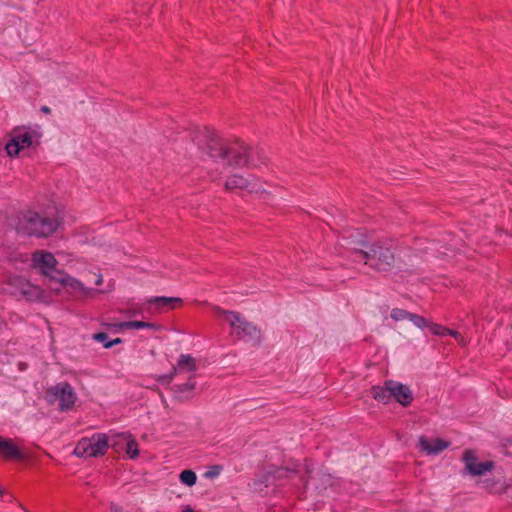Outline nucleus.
<instances>
[{
	"mask_svg": "<svg viewBox=\"0 0 512 512\" xmlns=\"http://www.w3.org/2000/svg\"><path fill=\"white\" fill-rule=\"evenodd\" d=\"M45 276L49 278L50 282H55L60 285V279L64 278L66 276V273L62 272L61 270L55 267V270H51L50 274Z\"/></svg>",
	"mask_w": 512,
	"mask_h": 512,
	"instance_id": "nucleus-28",
	"label": "nucleus"
},
{
	"mask_svg": "<svg viewBox=\"0 0 512 512\" xmlns=\"http://www.w3.org/2000/svg\"><path fill=\"white\" fill-rule=\"evenodd\" d=\"M125 447L129 458L135 459L139 456L138 443L130 434L126 435Z\"/></svg>",
	"mask_w": 512,
	"mask_h": 512,
	"instance_id": "nucleus-22",
	"label": "nucleus"
},
{
	"mask_svg": "<svg viewBox=\"0 0 512 512\" xmlns=\"http://www.w3.org/2000/svg\"><path fill=\"white\" fill-rule=\"evenodd\" d=\"M57 264L58 261L51 252L37 250L33 254V267L39 268L43 275L50 274L51 270H55Z\"/></svg>",
	"mask_w": 512,
	"mask_h": 512,
	"instance_id": "nucleus-13",
	"label": "nucleus"
},
{
	"mask_svg": "<svg viewBox=\"0 0 512 512\" xmlns=\"http://www.w3.org/2000/svg\"><path fill=\"white\" fill-rule=\"evenodd\" d=\"M462 460L465 462L464 473L480 476V462L473 450L467 449L463 454Z\"/></svg>",
	"mask_w": 512,
	"mask_h": 512,
	"instance_id": "nucleus-16",
	"label": "nucleus"
},
{
	"mask_svg": "<svg viewBox=\"0 0 512 512\" xmlns=\"http://www.w3.org/2000/svg\"><path fill=\"white\" fill-rule=\"evenodd\" d=\"M419 444L421 448L427 452L429 455H436L443 450L447 449L450 446V441L435 438L433 440H429L426 436H420Z\"/></svg>",
	"mask_w": 512,
	"mask_h": 512,
	"instance_id": "nucleus-14",
	"label": "nucleus"
},
{
	"mask_svg": "<svg viewBox=\"0 0 512 512\" xmlns=\"http://www.w3.org/2000/svg\"><path fill=\"white\" fill-rule=\"evenodd\" d=\"M40 110H41V112H43L45 114L51 113V109L48 106H42Z\"/></svg>",
	"mask_w": 512,
	"mask_h": 512,
	"instance_id": "nucleus-33",
	"label": "nucleus"
},
{
	"mask_svg": "<svg viewBox=\"0 0 512 512\" xmlns=\"http://www.w3.org/2000/svg\"><path fill=\"white\" fill-rule=\"evenodd\" d=\"M0 456L6 461L23 462L26 454L10 438L0 435Z\"/></svg>",
	"mask_w": 512,
	"mask_h": 512,
	"instance_id": "nucleus-12",
	"label": "nucleus"
},
{
	"mask_svg": "<svg viewBox=\"0 0 512 512\" xmlns=\"http://www.w3.org/2000/svg\"><path fill=\"white\" fill-rule=\"evenodd\" d=\"M175 367L177 368V370L180 369L192 372L197 369V364L195 359L191 355L181 354L178 359L177 366Z\"/></svg>",
	"mask_w": 512,
	"mask_h": 512,
	"instance_id": "nucleus-21",
	"label": "nucleus"
},
{
	"mask_svg": "<svg viewBox=\"0 0 512 512\" xmlns=\"http://www.w3.org/2000/svg\"><path fill=\"white\" fill-rule=\"evenodd\" d=\"M179 478L183 484L190 486V487L195 485V483L197 481L196 473L190 469L183 470L180 473Z\"/></svg>",
	"mask_w": 512,
	"mask_h": 512,
	"instance_id": "nucleus-24",
	"label": "nucleus"
},
{
	"mask_svg": "<svg viewBox=\"0 0 512 512\" xmlns=\"http://www.w3.org/2000/svg\"><path fill=\"white\" fill-rule=\"evenodd\" d=\"M198 147L211 159L232 168L256 169L267 164L265 151L258 146H250L240 139L229 142L209 127L196 136Z\"/></svg>",
	"mask_w": 512,
	"mask_h": 512,
	"instance_id": "nucleus-1",
	"label": "nucleus"
},
{
	"mask_svg": "<svg viewBox=\"0 0 512 512\" xmlns=\"http://www.w3.org/2000/svg\"><path fill=\"white\" fill-rule=\"evenodd\" d=\"M122 342H123V340L121 338L112 339V340L108 341L107 343H105V348H107V349L111 348L114 345L121 344Z\"/></svg>",
	"mask_w": 512,
	"mask_h": 512,
	"instance_id": "nucleus-32",
	"label": "nucleus"
},
{
	"mask_svg": "<svg viewBox=\"0 0 512 512\" xmlns=\"http://www.w3.org/2000/svg\"><path fill=\"white\" fill-rule=\"evenodd\" d=\"M5 495H9V492L0 487V497H4Z\"/></svg>",
	"mask_w": 512,
	"mask_h": 512,
	"instance_id": "nucleus-34",
	"label": "nucleus"
},
{
	"mask_svg": "<svg viewBox=\"0 0 512 512\" xmlns=\"http://www.w3.org/2000/svg\"><path fill=\"white\" fill-rule=\"evenodd\" d=\"M109 448V437L105 433H96L90 438H82L74 450L78 457H99Z\"/></svg>",
	"mask_w": 512,
	"mask_h": 512,
	"instance_id": "nucleus-7",
	"label": "nucleus"
},
{
	"mask_svg": "<svg viewBox=\"0 0 512 512\" xmlns=\"http://www.w3.org/2000/svg\"><path fill=\"white\" fill-rule=\"evenodd\" d=\"M182 512H194V510L191 508V506H190V505H186V506L183 508Z\"/></svg>",
	"mask_w": 512,
	"mask_h": 512,
	"instance_id": "nucleus-36",
	"label": "nucleus"
},
{
	"mask_svg": "<svg viewBox=\"0 0 512 512\" xmlns=\"http://www.w3.org/2000/svg\"><path fill=\"white\" fill-rule=\"evenodd\" d=\"M217 318L225 319L234 329L237 338H246L253 346H259L262 342L261 329L254 325L252 322L242 318L239 312L224 310L220 307L215 308Z\"/></svg>",
	"mask_w": 512,
	"mask_h": 512,
	"instance_id": "nucleus-5",
	"label": "nucleus"
},
{
	"mask_svg": "<svg viewBox=\"0 0 512 512\" xmlns=\"http://www.w3.org/2000/svg\"><path fill=\"white\" fill-rule=\"evenodd\" d=\"M32 145V134L29 131L13 130L11 139L7 142L5 150L9 156H18L20 151Z\"/></svg>",
	"mask_w": 512,
	"mask_h": 512,
	"instance_id": "nucleus-9",
	"label": "nucleus"
},
{
	"mask_svg": "<svg viewBox=\"0 0 512 512\" xmlns=\"http://www.w3.org/2000/svg\"><path fill=\"white\" fill-rule=\"evenodd\" d=\"M301 464L298 460H289L286 466H270L269 469L259 474L253 481L256 490L262 491L263 487L282 485L284 480L299 474Z\"/></svg>",
	"mask_w": 512,
	"mask_h": 512,
	"instance_id": "nucleus-6",
	"label": "nucleus"
},
{
	"mask_svg": "<svg viewBox=\"0 0 512 512\" xmlns=\"http://www.w3.org/2000/svg\"><path fill=\"white\" fill-rule=\"evenodd\" d=\"M46 395L49 401L59 402V409L61 411H68L72 409L75 401L77 400L76 393L68 382H61L56 384L54 387L47 389Z\"/></svg>",
	"mask_w": 512,
	"mask_h": 512,
	"instance_id": "nucleus-8",
	"label": "nucleus"
},
{
	"mask_svg": "<svg viewBox=\"0 0 512 512\" xmlns=\"http://www.w3.org/2000/svg\"><path fill=\"white\" fill-rule=\"evenodd\" d=\"M102 281H103L102 276L99 275L95 283H96V285H101Z\"/></svg>",
	"mask_w": 512,
	"mask_h": 512,
	"instance_id": "nucleus-37",
	"label": "nucleus"
},
{
	"mask_svg": "<svg viewBox=\"0 0 512 512\" xmlns=\"http://www.w3.org/2000/svg\"><path fill=\"white\" fill-rule=\"evenodd\" d=\"M144 328L152 329L155 331H160L162 329V326L159 324H156V323L138 320V329H144Z\"/></svg>",
	"mask_w": 512,
	"mask_h": 512,
	"instance_id": "nucleus-29",
	"label": "nucleus"
},
{
	"mask_svg": "<svg viewBox=\"0 0 512 512\" xmlns=\"http://www.w3.org/2000/svg\"><path fill=\"white\" fill-rule=\"evenodd\" d=\"M370 393L376 401L383 404H388L394 400L403 407H408L414 400L409 386L395 380H385L382 386H372Z\"/></svg>",
	"mask_w": 512,
	"mask_h": 512,
	"instance_id": "nucleus-4",
	"label": "nucleus"
},
{
	"mask_svg": "<svg viewBox=\"0 0 512 512\" xmlns=\"http://www.w3.org/2000/svg\"><path fill=\"white\" fill-rule=\"evenodd\" d=\"M349 251L355 261L363 260L365 265L378 272H388L394 268L395 249L387 240H378L373 243L364 240L355 241Z\"/></svg>",
	"mask_w": 512,
	"mask_h": 512,
	"instance_id": "nucleus-2",
	"label": "nucleus"
},
{
	"mask_svg": "<svg viewBox=\"0 0 512 512\" xmlns=\"http://www.w3.org/2000/svg\"><path fill=\"white\" fill-rule=\"evenodd\" d=\"M3 498L8 502L13 501V495L11 493H9V495H5Z\"/></svg>",
	"mask_w": 512,
	"mask_h": 512,
	"instance_id": "nucleus-35",
	"label": "nucleus"
},
{
	"mask_svg": "<svg viewBox=\"0 0 512 512\" xmlns=\"http://www.w3.org/2000/svg\"><path fill=\"white\" fill-rule=\"evenodd\" d=\"M425 322L426 323L424 325V328H427L430 331V333L433 335L440 336V337L451 335L455 338H457L460 335L457 331H454V330H452L448 327L442 326L440 324L434 323L426 318H425Z\"/></svg>",
	"mask_w": 512,
	"mask_h": 512,
	"instance_id": "nucleus-17",
	"label": "nucleus"
},
{
	"mask_svg": "<svg viewBox=\"0 0 512 512\" xmlns=\"http://www.w3.org/2000/svg\"><path fill=\"white\" fill-rule=\"evenodd\" d=\"M183 305V299L180 297L157 296L147 301V311L149 313L161 314L174 310Z\"/></svg>",
	"mask_w": 512,
	"mask_h": 512,
	"instance_id": "nucleus-10",
	"label": "nucleus"
},
{
	"mask_svg": "<svg viewBox=\"0 0 512 512\" xmlns=\"http://www.w3.org/2000/svg\"><path fill=\"white\" fill-rule=\"evenodd\" d=\"M390 317L395 321L410 320L415 326L423 329L425 325V318L421 315L411 313L405 309L393 308Z\"/></svg>",
	"mask_w": 512,
	"mask_h": 512,
	"instance_id": "nucleus-15",
	"label": "nucleus"
},
{
	"mask_svg": "<svg viewBox=\"0 0 512 512\" xmlns=\"http://www.w3.org/2000/svg\"><path fill=\"white\" fill-rule=\"evenodd\" d=\"M222 467L220 465L211 466L210 469L206 472L205 476L208 478H214L219 475Z\"/></svg>",
	"mask_w": 512,
	"mask_h": 512,
	"instance_id": "nucleus-31",
	"label": "nucleus"
},
{
	"mask_svg": "<svg viewBox=\"0 0 512 512\" xmlns=\"http://www.w3.org/2000/svg\"><path fill=\"white\" fill-rule=\"evenodd\" d=\"M195 386H196V382L194 380V376L191 375L188 378L187 382L181 383V384H175L172 387V391L176 394V397L178 399H182L183 398L182 394L185 393V392L194 390Z\"/></svg>",
	"mask_w": 512,
	"mask_h": 512,
	"instance_id": "nucleus-20",
	"label": "nucleus"
},
{
	"mask_svg": "<svg viewBox=\"0 0 512 512\" xmlns=\"http://www.w3.org/2000/svg\"><path fill=\"white\" fill-rule=\"evenodd\" d=\"M176 373H177V368L175 366H173L170 373L158 376L157 381L162 385L170 384L172 382L174 376L176 375Z\"/></svg>",
	"mask_w": 512,
	"mask_h": 512,
	"instance_id": "nucleus-27",
	"label": "nucleus"
},
{
	"mask_svg": "<svg viewBox=\"0 0 512 512\" xmlns=\"http://www.w3.org/2000/svg\"><path fill=\"white\" fill-rule=\"evenodd\" d=\"M126 434H117L112 442L109 443V447H111L115 452H119L125 446Z\"/></svg>",
	"mask_w": 512,
	"mask_h": 512,
	"instance_id": "nucleus-26",
	"label": "nucleus"
},
{
	"mask_svg": "<svg viewBox=\"0 0 512 512\" xmlns=\"http://www.w3.org/2000/svg\"><path fill=\"white\" fill-rule=\"evenodd\" d=\"M304 469L305 472L300 476V480L303 484L304 490H306L312 473V463L311 460L308 458L304 460Z\"/></svg>",
	"mask_w": 512,
	"mask_h": 512,
	"instance_id": "nucleus-25",
	"label": "nucleus"
},
{
	"mask_svg": "<svg viewBox=\"0 0 512 512\" xmlns=\"http://www.w3.org/2000/svg\"><path fill=\"white\" fill-rule=\"evenodd\" d=\"M494 468L492 461L482 462V488L487 489L491 493H501L505 490V482L502 473H498V476L494 480L486 478V474L491 472Z\"/></svg>",
	"mask_w": 512,
	"mask_h": 512,
	"instance_id": "nucleus-11",
	"label": "nucleus"
},
{
	"mask_svg": "<svg viewBox=\"0 0 512 512\" xmlns=\"http://www.w3.org/2000/svg\"><path fill=\"white\" fill-rule=\"evenodd\" d=\"M60 286L71 291H81L84 295H88L92 290L87 289L84 285L74 277L66 274L64 278L60 279Z\"/></svg>",
	"mask_w": 512,
	"mask_h": 512,
	"instance_id": "nucleus-18",
	"label": "nucleus"
},
{
	"mask_svg": "<svg viewBox=\"0 0 512 512\" xmlns=\"http://www.w3.org/2000/svg\"><path fill=\"white\" fill-rule=\"evenodd\" d=\"M61 221L58 217H49L33 210L22 214L18 223V230L28 236L48 238L57 230Z\"/></svg>",
	"mask_w": 512,
	"mask_h": 512,
	"instance_id": "nucleus-3",
	"label": "nucleus"
},
{
	"mask_svg": "<svg viewBox=\"0 0 512 512\" xmlns=\"http://www.w3.org/2000/svg\"><path fill=\"white\" fill-rule=\"evenodd\" d=\"M108 329L113 332L122 331L125 329H138V320H130L118 323L108 324Z\"/></svg>",
	"mask_w": 512,
	"mask_h": 512,
	"instance_id": "nucleus-23",
	"label": "nucleus"
},
{
	"mask_svg": "<svg viewBox=\"0 0 512 512\" xmlns=\"http://www.w3.org/2000/svg\"><path fill=\"white\" fill-rule=\"evenodd\" d=\"M92 338L97 341V342H100L103 344V346L105 347V343H107L109 340V337H108V334L105 333V332H97V333H94Z\"/></svg>",
	"mask_w": 512,
	"mask_h": 512,
	"instance_id": "nucleus-30",
	"label": "nucleus"
},
{
	"mask_svg": "<svg viewBox=\"0 0 512 512\" xmlns=\"http://www.w3.org/2000/svg\"><path fill=\"white\" fill-rule=\"evenodd\" d=\"M249 180L244 178L241 175L233 174L230 177L227 178L225 182V190L232 191L234 189H248L249 187Z\"/></svg>",
	"mask_w": 512,
	"mask_h": 512,
	"instance_id": "nucleus-19",
	"label": "nucleus"
}]
</instances>
